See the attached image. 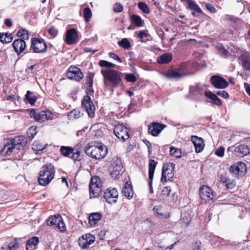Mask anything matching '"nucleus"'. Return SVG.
I'll use <instances>...</instances> for the list:
<instances>
[{"mask_svg":"<svg viewBox=\"0 0 250 250\" xmlns=\"http://www.w3.org/2000/svg\"><path fill=\"white\" fill-rule=\"evenodd\" d=\"M27 140L25 136L21 135L14 138H7L4 140L2 146H0V155L10 156L17 146L23 147L26 146Z\"/></svg>","mask_w":250,"mask_h":250,"instance_id":"obj_1","label":"nucleus"},{"mask_svg":"<svg viewBox=\"0 0 250 250\" xmlns=\"http://www.w3.org/2000/svg\"><path fill=\"white\" fill-rule=\"evenodd\" d=\"M101 73L105 83L108 82L111 87H118L123 83V73L114 69H102Z\"/></svg>","mask_w":250,"mask_h":250,"instance_id":"obj_2","label":"nucleus"},{"mask_svg":"<svg viewBox=\"0 0 250 250\" xmlns=\"http://www.w3.org/2000/svg\"><path fill=\"white\" fill-rule=\"evenodd\" d=\"M93 144V142L88 144L85 148L84 152L86 155L97 160L104 158L108 152L107 147L102 143H97L98 145H94Z\"/></svg>","mask_w":250,"mask_h":250,"instance_id":"obj_3","label":"nucleus"},{"mask_svg":"<svg viewBox=\"0 0 250 250\" xmlns=\"http://www.w3.org/2000/svg\"><path fill=\"white\" fill-rule=\"evenodd\" d=\"M55 173L54 166L52 164L48 163L43 165L38 177L39 185L42 186L48 185L53 179Z\"/></svg>","mask_w":250,"mask_h":250,"instance_id":"obj_4","label":"nucleus"},{"mask_svg":"<svg viewBox=\"0 0 250 250\" xmlns=\"http://www.w3.org/2000/svg\"><path fill=\"white\" fill-rule=\"evenodd\" d=\"M82 145L79 143L74 147L61 146L60 150L63 156L70 158L74 162L80 161L82 159Z\"/></svg>","mask_w":250,"mask_h":250,"instance_id":"obj_5","label":"nucleus"},{"mask_svg":"<svg viewBox=\"0 0 250 250\" xmlns=\"http://www.w3.org/2000/svg\"><path fill=\"white\" fill-rule=\"evenodd\" d=\"M86 95L84 96L82 100V105L84 107L89 117L93 118L95 116V106L92 101L90 96H93L94 92L93 86H87L86 89Z\"/></svg>","mask_w":250,"mask_h":250,"instance_id":"obj_6","label":"nucleus"},{"mask_svg":"<svg viewBox=\"0 0 250 250\" xmlns=\"http://www.w3.org/2000/svg\"><path fill=\"white\" fill-rule=\"evenodd\" d=\"M103 181L98 176H93L90 179L89 184L90 198H98L102 195Z\"/></svg>","mask_w":250,"mask_h":250,"instance_id":"obj_7","label":"nucleus"},{"mask_svg":"<svg viewBox=\"0 0 250 250\" xmlns=\"http://www.w3.org/2000/svg\"><path fill=\"white\" fill-rule=\"evenodd\" d=\"M53 47V45L47 46L45 40L42 38L33 37L31 39L30 49L35 53H44L47 49Z\"/></svg>","mask_w":250,"mask_h":250,"instance_id":"obj_8","label":"nucleus"},{"mask_svg":"<svg viewBox=\"0 0 250 250\" xmlns=\"http://www.w3.org/2000/svg\"><path fill=\"white\" fill-rule=\"evenodd\" d=\"M29 111L30 117L37 122L42 123L53 118L52 111L49 110L40 111L38 109H31Z\"/></svg>","mask_w":250,"mask_h":250,"instance_id":"obj_9","label":"nucleus"},{"mask_svg":"<svg viewBox=\"0 0 250 250\" xmlns=\"http://www.w3.org/2000/svg\"><path fill=\"white\" fill-rule=\"evenodd\" d=\"M175 173V164L174 163H167L164 164L162 168L161 179L163 184H166L167 180L172 181Z\"/></svg>","mask_w":250,"mask_h":250,"instance_id":"obj_10","label":"nucleus"},{"mask_svg":"<svg viewBox=\"0 0 250 250\" xmlns=\"http://www.w3.org/2000/svg\"><path fill=\"white\" fill-rule=\"evenodd\" d=\"M129 129L123 124L115 125L113 132L118 139L122 142H125L130 137Z\"/></svg>","mask_w":250,"mask_h":250,"instance_id":"obj_11","label":"nucleus"},{"mask_svg":"<svg viewBox=\"0 0 250 250\" xmlns=\"http://www.w3.org/2000/svg\"><path fill=\"white\" fill-rule=\"evenodd\" d=\"M123 167L121 158L114 156L112 158L109 167V171L111 176L115 178L119 175Z\"/></svg>","mask_w":250,"mask_h":250,"instance_id":"obj_12","label":"nucleus"},{"mask_svg":"<svg viewBox=\"0 0 250 250\" xmlns=\"http://www.w3.org/2000/svg\"><path fill=\"white\" fill-rule=\"evenodd\" d=\"M229 171L239 179L246 173L247 167L244 163L239 162L230 167Z\"/></svg>","mask_w":250,"mask_h":250,"instance_id":"obj_13","label":"nucleus"},{"mask_svg":"<svg viewBox=\"0 0 250 250\" xmlns=\"http://www.w3.org/2000/svg\"><path fill=\"white\" fill-rule=\"evenodd\" d=\"M66 77L70 80L80 82L83 79V75L80 68L75 66H71L67 70Z\"/></svg>","mask_w":250,"mask_h":250,"instance_id":"obj_14","label":"nucleus"},{"mask_svg":"<svg viewBox=\"0 0 250 250\" xmlns=\"http://www.w3.org/2000/svg\"><path fill=\"white\" fill-rule=\"evenodd\" d=\"M119 193L115 188L110 187L106 189L104 194V198L106 202L109 203H115L117 202Z\"/></svg>","mask_w":250,"mask_h":250,"instance_id":"obj_15","label":"nucleus"},{"mask_svg":"<svg viewBox=\"0 0 250 250\" xmlns=\"http://www.w3.org/2000/svg\"><path fill=\"white\" fill-rule=\"evenodd\" d=\"M167 125L165 124L153 122L151 123L148 126L147 131L148 134L152 136H158L162 131L166 127Z\"/></svg>","mask_w":250,"mask_h":250,"instance_id":"obj_16","label":"nucleus"},{"mask_svg":"<svg viewBox=\"0 0 250 250\" xmlns=\"http://www.w3.org/2000/svg\"><path fill=\"white\" fill-rule=\"evenodd\" d=\"M199 195L201 200H205V202L212 200L214 195L212 189L207 186H202L199 188Z\"/></svg>","mask_w":250,"mask_h":250,"instance_id":"obj_17","label":"nucleus"},{"mask_svg":"<svg viewBox=\"0 0 250 250\" xmlns=\"http://www.w3.org/2000/svg\"><path fill=\"white\" fill-rule=\"evenodd\" d=\"M210 81L212 85L214 87L218 89L225 88L229 85L228 82L226 80L218 75L211 76Z\"/></svg>","mask_w":250,"mask_h":250,"instance_id":"obj_18","label":"nucleus"},{"mask_svg":"<svg viewBox=\"0 0 250 250\" xmlns=\"http://www.w3.org/2000/svg\"><path fill=\"white\" fill-rule=\"evenodd\" d=\"M12 45L18 56H20L21 53H23L27 48L26 41L21 39L15 40Z\"/></svg>","mask_w":250,"mask_h":250,"instance_id":"obj_19","label":"nucleus"},{"mask_svg":"<svg viewBox=\"0 0 250 250\" xmlns=\"http://www.w3.org/2000/svg\"><path fill=\"white\" fill-rule=\"evenodd\" d=\"M183 66V64H181L177 69L168 70L167 72L164 74V76L168 79H180L185 75L180 72Z\"/></svg>","mask_w":250,"mask_h":250,"instance_id":"obj_20","label":"nucleus"},{"mask_svg":"<svg viewBox=\"0 0 250 250\" xmlns=\"http://www.w3.org/2000/svg\"><path fill=\"white\" fill-rule=\"evenodd\" d=\"M95 241V237L90 234L83 235L79 239V244L83 249H87Z\"/></svg>","mask_w":250,"mask_h":250,"instance_id":"obj_21","label":"nucleus"},{"mask_svg":"<svg viewBox=\"0 0 250 250\" xmlns=\"http://www.w3.org/2000/svg\"><path fill=\"white\" fill-rule=\"evenodd\" d=\"M191 141L194 145L196 153H200L203 150L205 144L204 140L202 138L192 135L191 136Z\"/></svg>","mask_w":250,"mask_h":250,"instance_id":"obj_22","label":"nucleus"},{"mask_svg":"<svg viewBox=\"0 0 250 250\" xmlns=\"http://www.w3.org/2000/svg\"><path fill=\"white\" fill-rule=\"evenodd\" d=\"M78 34L76 30L72 28L66 32L65 42L69 45L75 44L78 42Z\"/></svg>","mask_w":250,"mask_h":250,"instance_id":"obj_23","label":"nucleus"},{"mask_svg":"<svg viewBox=\"0 0 250 250\" xmlns=\"http://www.w3.org/2000/svg\"><path fill=\"white\" fill-rule=\"evenodd\" d=\"M250 153V149L247 145H240L236 146L233 151V154L236 157H243Z\"/></svg>","mask_w":250,"mask_h":250,"instance_id":"obj_24","label":"nucleus"},{"mask_svg":"<svg viewBox=\"0 0 250 250\" xmlns=\"http://www.w3.org/2000/svg\"><path fill=\"white\" fill-rule=\"evenodd\" d=\"M219 181L227 188L232 189L235 186V182L233 180H231L223 174H221L219 176Z\"/></svg>","mask_w":250,"mask_h":250,"instance_id":"obj_25","label":"nucleus"},{"mask_svg":"<svg viewBox=\"0 0 250 250\" xmlns=\"http://www.w3.org/2000/svg\"><path fill=\"white\" fill-rule=\"evenodd\" d=\"M123 195L129 199L132 198L133 196V191L131 182L127 181L122 190Z\"/></svg>","mask_w":250,"mask_h":250,"instance_id":"obj_26","label":"nucleus"},{"mask_svg":"<svg viewBox=\"0 0 250 250\" xmlns=\"http://www.w3.org/2000/svg\"><path fill=\"white\" fill-rule=\"evenodd\" d=\"M191 221V217L190 215L188 213L185 212L181 214L179 220V224L181 225L182 227H187L189 225Z\"/></svg>","mask_w":250,"mask_h":250,"instance_id":"obj_27","label":"nucleus"},{"mask_svg":"<svg viewBox=\"0 0 250 250\" xmlns=\"http://www.w3.org/2000/svg\"><path fill=\"white\" fill-rule=\"evenodd\" d=\"M39 243V239L38 237L34 236L30 238L26 245V250H34L37 248V246Z\"/></svg>","mask_w":250,"mask_h":250,"instance_id":"obj_28","label":"nucleus"},{"mask_svg":"<svg viewBox=\"0 0 250 250\" xmlns=\"http://www.w3.org/2000/svg\"><path fill=\"white\" fill-rule=\"evenodd\" d=\"M205 95L206 97L212 100L214 104L217 106H221L222 105L221 100L214 93L210 91H205Z\"/></svg>","mask_w":250,"mask_h":250,"instance_id":"obj_29","label":"nucleus"},{"mask_svg":"<svg viewBox=\"0 0 250 250\" xmlns=\"http://www.w3.org/2000/svg\"><path fill=\"white\" fill-rule=\"evenodd\" d=\"M181 2H186L188 5V8L192 11H195L196 12L201 14L202 12L200 7L192 0H180Z\"/></svg>","mask_w":250,"mask_h":250,"instance_id":"obj_30","label":"nucleus"},{"mask_svg":"<svg viewBox=\"0 0 250 250\" xmlns=\"http://www.w3.org/2000/svg\"><path fill=\"white\" fill-rule=\"evenodd\" d=\"M172 60V55L171 53H166L161 55L157 59V62L159 64H167Z\"/></svg>","mask_w":250,"mask_h":250,"instance_id":"obj_31","label":"nucleus"},{"mask_svg":"<svg viewBox=\"0 0 250 250\" xmlns=\"http://www.w3.org/2000/svg\"><path fill=\"white\" fill-rule=\"evenodd\" d=\"M102 215L99 212L91 213L88 217L89 223L91 226H95L101 220Z\"/></svg>","mask_w":250,"mask_h":250,"instance_id":"obj_32","label":"nucleus"},{"mask_svg":"<svg viewBox=\"0 0 250 250\" xmlns=\"http://www.w3.org/2000/svg\"><path fill=\"white\" fill-rule=\"evenodd\" d=\"M238 59L242 62L243 68L246 70L250 71V59H249L248 56L241 55Z\"/></svg>","mask_w":250,"mask_h":250,"instance_id":"obj_33","label":"nucleus"},{"mask_svg":"<svg viewBox=\"0 0 250 250\" xmlns=\"http://www.w3.org/2000/svg\"><path fill=\"white\" fill-rule=\"evenodd\" d=\"M157 164V162L154 159H150L148 164V178H153L155 169Z\"/></svg>","mask_w":250,"mask_h":250,"instance_id":"obj_34","label":"nucleus"},{"mask_svg":"<svg viewBox=\"0 0 250 250\" xmlns=\"http://www.w3.org/2000/svg\"><path fill=\"white\" fill-rule=\"evenodd\" d=\"M62 216L60 215H55L48 218L47 220V225L48 226H57L59 222L61 221Z\"/></svg>","mask_w":250,"mask_h":250,"instance_id":"obj_35","label":"nucleus"},{"mask_svg":"<svg viewBox=\"0 0 250 250\" xmlns=\"http://www.w3.org/2000/svg\"><path fill=\"white\" fill-rule=\"evenodd\" d=\"M18 39H21L26 40H28L29 39V32L25 28H21L17 32L16 34Z\"/></svg>","mask_w":250,"mask_h":250,"instance_id":"obj_36","label":"nucleus"},{"mask_svg":"<svg viewBox=\"0 0 250 250\" xmlns=\"http://www.w3.org/2000/svg\"><path fill=\"white\" fill-rule=\"evenodd\" d=\"M218 54L223 57L226 58L228 56V48H226L222 43H218L215 47Z\"/></svg>","mask_w":250,"mask_h":250,"instance_id":"obj_37","label":"nucleus"},{"mask_svg":"<svg viewBox=\"0 0 250 250\" xmlns=\"http://www.w3.org/2000/svg\"><path fill=\"white\" fill-rule=\"evenodd\" d=\"M82 115L83 114L81 113L80 110L78 108H76L68 112L67 114V117L68 119L70 120H74L76 119H78L81 117Z\"/></svg>","mask_w":250,"mask_h":250,"instance_id":"obj_38","label":"nucleus"},{"mask_svg":"<svg viewBox=\"0 0 250 250\" xmlns=\"http://www.w3.org/2000/svg\"><path fill=\"white\" fill-rule=\"evenodd\" d=\"M47 144L44 145L42 142H40V141H35L34 142V143L32 144V149L36 151V153H37V152H39V151H42L43 150H44Z\"/></svg>","mask_w":250,"mask_h":250,"instance_id":"obj_39","label":"nucleus"},{"mask_svg":"<svg viewBox=\"0 0 250 250\" xmlns=\"http://www.w3.org/2000/svg\"><path fill=\"white\" fill-rule=\"evenodd\" d=\"M131 21L135 26L137 27H141L143 25V21L140 16L133 14L131 17Z\"/></svg>","mask_w":250,"mask_h":250,"instance_id":"obj_40","label":"nucleus"},{"mask_svg":"<svg viewBox=\"0 0 250 250\" xmlns=\"http://www.w3.org/2000/svg\"><path fill=\"white\" fill-rule=\"evenodd\" d=\"M25 99L31 105H34L37 97L33 92L28 90L25 95Z\"/></svg>","mask_w":250,"mask_h":250,"instance_id":"obj_41","label":"nucleus"},{"mask_svg":"<svg viewBox=\"0 0 250 250\" xmlns=\"http://www.w3.org/2000/svg\"><path fill=\"white\" fill-rule=\"evenodd\" d=\"M119 46L125 49H129L131 46V43L127 38H123L118 42Z\"/></svg>","mask_w":250,"mask_h":250,"instance_id":"obj_42","label":"nucleus"},{"mask_svg":"<svg viewBox=\"0 0 250 250\" xmlns=\"http://www.w3.org/2000/svg\"><path fill=\"white\" fill-rule=\"evenodd\" d=\"M170 154L171 156L178 158L181 157L182 152L179 148H176L174 146L170 147Z\"/></svg>","mask_w":250,"mask_h":250,"instance_id":"obj_43","label":"nucleus"},{"mask_svg":"<svg viewBox=\"0 0 250 250\" xmlns=\"http://www.w3.org/2000/svg\"><path fill=\"white\" fill-rule=\"evenodd\" d=\"M99 65L104 69H112L115 67V65L111 62L105 60H101L99 62Z\"/></svg>","mask_w":250,"mask_h":250,"instance_id":"obj_44","label":"nucleus"},{"mask_svg":"<svg viewBox=\"0 0 250 250\" xmlns=\"http://www.w3.org/2000/svg\"><path fill=\"white\" fill-rule=\"evenodd\" d=\"M138 8L145 14L150 13V9L147 5L144 2H139L138 3Z\"/></svg>","mask_w":250,"mask_h":250,"instance_id":"obj_45","label":"nucleus"},{"mask_svg":"<svg viewBox=\"0 0 250 250\" xmlns=\"http://www.w3.org/2000/svg\"><path fill=\"white\" fill-rule=\"evenodd\" d=\"M95 76V73L88 72L87 75L86 77L85 83L87 86H93V79Z\"/></svg>","mask_w":250,"mask_h":250,"instance_id":"obj_46","label":"nucleus"},{"mask_svg":"<svg viewBox=\"0 0 250 250\" xmlns=\"http://www.w3.org/2000/svg\"><path fill=\"white\" fill-rule=\"evenodd\" d=\"M83 16L86 22H89L92 16L91 11L89 7L85 8L83 11Z\"/></svg>","mask_w":250,"mask_h":250,"instance_id":"obj_47","label":"nucleus"},{"mask_svg":"<svg viewBox=\"0 0 250 250\" xmlns=\"http://www.w3.org/2000/svg\"><path fill=\"white\" fill-rule=\"evenodd\" d=\"M48 32L52 38H55L58 34V29L54 26H51L48 29Z\"/></svg>","mask_w":250,"mask_h":250,"instance_id":"obj_48","label":"nucleus"},{"mask_svg":"<svg viewBox=\"0 0 250 250\" xmlns=\"http://www.w3.org/2000/svg\"><path fill=\"white\" fill-rule=\"evenodd\" d=\"M19 243L17 241V240L15 239L14 241L12 242H10L7 248V250H15L16 249L19 248Z\"/></svg>","mask_w":250,"mask_h":250,"instance_id":"obj_49","label":"nucleus"},{"mask_svg":"<svg viewBox=\"0 0 250 250\" xmlns=\"http://www.w3.org/2000/svg\"><path fill=\"white\" fill-rule=\"evenodd\" d=\"M125 79L127 82L130 83H134L137 80L136 76L132 73L126 74Z\"/></svg>","mask_w":250,"mask_h":250,"instance_id":"obj_50","label":"nucleus"},{"mask_svg":"<svg viewBox=\"0 0 250 250\" xmlns=\"http://www.w3.org/2000/svg\"><path fill=\"white\" fill-rule=\"evenodd\" d=\"M225 148L223 146H220L214 152V154L217 156L222 157L224 156Z\"/></svg>","mask_w":250,"mask_h":250,"instance_id":"obj_51","label":"nucleus"},{"mask_svg":"<svg viewBox=\"0 0 250 250\" xmlns=\"http://www.w3.org/2000/svg\"><path fill=\"white\" fill-rule=\"evenodd\" d=\"M61 232H64L66 230V228L65 224L62 218L61 219V221L59 222L58 224V225L56 227Z\"/></svg>","mask_w":250,"mask_h":250,"instance_id":"obj_52","label":"nucleus"},{"mask_svg":"<svg viewBox=\"0 0 250 250\" xmlns=\"http://www.w3.org/2000/svg\"><path fill=\"white\" fill-rule=\"evenodd\" d=\"M123 6L120 3L116 2L114 5L113 11L116 13L123 11Z\"/></svg>","mask_w":250,"mask_h":250,"instance_id":"obj_53","label":"nucleus"},{"mask_svg":"<svg viewBox=\"0 0 250 250\" xmlns=\"http://www.w3.org/2000/svg\"><path fill=\"white\" fill-rule=\"evenodd\" d=\"M201 245L202 243L200 241H197L194 242L192 245V250H202Z\"/></svg>","mask_w":250,"mask_h":250,"instance_id":"obj_54","label":"nucleus"},{"mask_svg":"<svg viewBox=\"0 0 250 250\" xmlns=\"http://www.w3.org/2000/svg\"><path fill=\"white\" fill-rule=\"evenodd\" d=\"M4 38H5V41L4 42L5 43L11 42L13 40V37L12 34L9 33H4Z\"/></svg>","mask_w":250,"mask_h":250,"instance_id":"obj_55","label":"nucleus"},{"mask_svg":"<svg viewBox=\"0 0 250 250\" xmlns=\"http://www.w3.org/2000/svg\"><path fill=\"white\" fill-rule=\"evenodd\" d=\"M216 93L217 95L221 96L222 97H223L224 99L228 98L229 96V94L227 91H226L225 90H222V91L220 90V91L216 92Z\"/></svg>","mask_w":250,"mask_h":250,"instance_id":"obj_56","label":"nucleus"},{"mask_svg":"<svg viewBox=\"0 0 250 250\" xmlns=\"http://www.w3.org/2000/svg\"><path fill=\"white\" fill-rule=\"evenodd\" d=\"M137 36H138V37L140 39V41L141 42H143L144 38L147 37V34L145 31L141 30L139 32Z\"/></svg>","mask_w":250,"mask_h":250,"instance_id":"obj_57","label":"nucleus"},{"mask_svg":"<svg viewBox=\"0 0 250 250\" xmlns=\"http://www.w3.org/2000/svg\"><path fill=\"white\" fill-rule=\"evenodd\" d=\"M206 8L211 13H214L216 12V10L212 4L209 3H207L205 5Z\"/></svg>","mask_w":250,"mask_h":250,"instance_id":"obj_58","label":"nucleus"},{"mask_svg":"<svg viewBox=\"0 0 250 250\" xmlns=\"http://www.w3.org/2000/svg\"><path fill=\"white\" fill-rule=\"evenodd\" d=\"M108 55L110 58L113 59L119 62H122L121 59L115 53L110 52L108 54Z\"/></svg>","mask_w":250,"mask_h":250,"instance_id":"obj_59","label":"nucleus"},{"mask_svg":"<svg viewBox=\"0 0 250 250\" xmlns=\"http://www.w3.org/2000/svg\"><path fill=\"white\" fill-rule=\"evenodd\" d=\"M29 130L30 132H32L30 135H29V138L32 139L35 137L37 133L36 128L34 126H31L29 128Z\"/></svg>","mask_w":250,"mask_h":250,"instance_id":"obj_60","label":"nucleus"},{"mask_svg":"<svg viewBox=\"0 0 250 250\" xmlns=\"http://www.w3.org/2000/svg\"><path fill=\"white\" fill-rule=\"evenodd\" d=\"M170 187H165L163 188L162 192L163 195L167 196L170 194Z\"/></svg>","mask_w":250,"mask_h":250,"instance_id":"obj_61","label":"nucleus"},{"mask_svg":"<svg viewBox=\"0 0 250 250\" xmlns=\"http://www.w3.org/2000/svg\"><path fill=\"white\" fill-rule=\"evenodd\" d=\"M244 88L247 93L250 96V84L248 83H244Z\"/></svg>","mask_w":250,"mask_h":250,"instance_id":"obj_62","label":"nucleus"},{"mask_svg":"<svg viewBox=\"0 0 250 250\" xmlns=\"http://www.w3.org/2000/svg\"><path fill=\"white\" fill-rule=\"evenodd\" d=\"M144 142L147 146V148H148V153H149V154H150L151 152V149H152L151 144L148 141H147L146 140L145 141H144Z\"/></svg>","mask_w":250,"mask_h":250,"instance_id":"obj_63","label":"nucleus"},{"mask_svg":"<svg viewBox=\"0 0 250 250\" xmlns=\"http://www.w3.org/2000/svg\"><path fill=\"white\" fill-rule=\"evenodd\" d=\"M152 181L153 178H149L148 182V186L149 188V192L150 193H152L153 192V188H152Z\"/></svg>","mask_w":250,"mask_h":250,"instance_id":"obj_64","label":"nucleus"}]
</instances>
